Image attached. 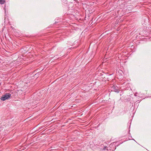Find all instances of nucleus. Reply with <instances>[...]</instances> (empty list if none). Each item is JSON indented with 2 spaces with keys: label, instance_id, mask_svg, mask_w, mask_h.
Returning <instances> with one entry per match:
<instances>
[{
  "label": "nucleus",
  "instance_id": "3",
  "mask_svg": "<svg viewBox=\"0 0 151 151\" xmlns=\"http://www.w3.org/2000/svg\"><path fill=\"white\" fill-rule=\"evenodd\" d=\"M114 91L116 92H118L119 91H117V90H114Z\"/></svg>",
  "mask_w": 151,
  "mask_h": 151
},
{
  "label": "nucleus",
  "instance_id": "1",
  "mask_svg": "<svg viewBox=\"0 0 151 151\" xmlns=\"http://www.w3.org/2000/svg\"><path fill=\"white\" fill-rule=\"evenodd\" d=\"M11 94L10 93H6L1 97V99L2 101H5L9 99L11 96Z\"/></svg>",
  "mask_w": 151,
  "mask_h": 151
},
{
  "label": "nucleus",
  "instance_id": "2",
  "mask_svg": "<svg viewBox=\"0 0 151 151\" xmlns=\"http://www.w3.org/2000/svg\"><path fill=\"white\" fill-rule=\"evenodd\" d=\"M5 1L4 0H0V4H4L5 3Z\"/></svg>",
  "mask_w": 151,
  "mask_h": 151
}]
</instances>
